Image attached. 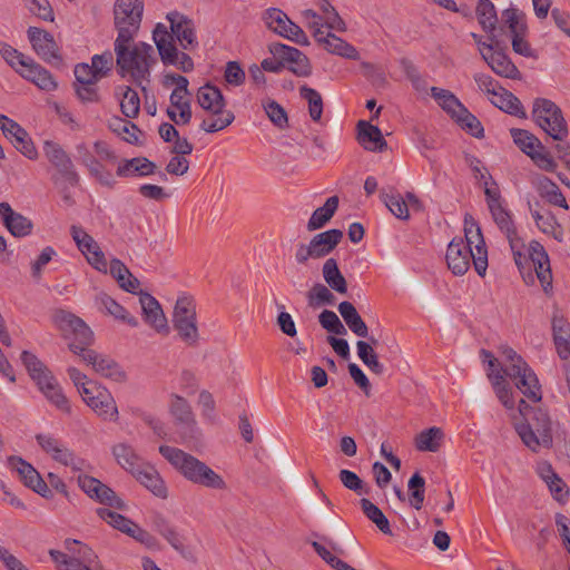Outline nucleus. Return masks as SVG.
<instances>
[{"label": "nucleus", "mask_w": 570, "mask_h": 570, "mask_svg": "<svg viewBox=\"0 0 570 570\" xmlns=\"http://www.w3.org/2000/svg\"><path fill=\"white\" fill-rule=\"evenodd\" d=\"M142 0H116L114 7L115 27L118 36L115 40L117 72L120 77L130 73L134 82L141 86L149 81L151 66L156 62L154 49L149 43L138 42L130 48L142 19Z\"/></svg>", "instance_id": "f257e3e1"}, {"label": "nucleus", "mask_w": 570, "mask_h": 570, "mask_svg": "<svg viewBox=\"0 0 570 570\" xmlns=\"http://www.w3.org/2000/svg\"><path fill=\"white\" fill-rule=\"evenodd\" d=\"M499 354L502 361H499L487 350H481L483 363H488V377L492 384L493 391L500 403L507 410L514 409V399L512 389L507 377L514 382L515 387L525 395L531 402H534V390L528 381L527 373L530 367L517 352L508 345L499 347Z\"/></svg>", "instance_id": "f03ea898"}, {"label": "nucleus", "mask_w": 570, "mask_h": 570, "mask_svg": "<svg viewBox=\"0 0 570 570\" xmlns=\"http://www.w3.org/2000/svg\"><path fill=\"white\" fill-rule=\"evenodd\" d=\"M484 195L488 208L495 225L509 242L514 264L518 267L523 282L527 285H533L534 239L525 243L524 238L519 235L512 214L508 209L507 202L502 197L495 181H492L491 185H489V181H485Z\"/></svg>", "instance_id": "7ed1b4c3"}, {"label": "nucleus", "mask_w": 570, "mask_h": 570, "mask_svg": "<svg viewBox=\"0 0 570 570\" xmlns=\"http://www.w3.org/2000/svg\"><path fill=\"white\" fill-rule=\"evenodd\" d=\"M159 453L189 482L214 490H225V480L205 462L174 446L160 445Z\"/></svg>", "instance_id": "20e7f679"}, {"label": "nucleus", "mask_w": 570, "mask_h": 570, "mask_svg": "<svg viewBox=\"0 0 570 570\" xmlns=\"http://www.w3.org/2000/svg\"><path fill=\"white\" fill-rule=\"evenodd\" d=\"M20 358L29 376L45 397L60 411L70 413L69 401L52 372L29 351H23Z\"/></svg>", "instance_id": "39448f33"}, {"label": "nucleus", "mask_w": 570, "mask_h": 570, "mask_svg": "<svg viewBox=\"0 0 570 570\" xmlns=\"http://www.w3.org/2000/svg\"><path fill=\"white\" fill-rule=\"evenodd\" d=\"M70 554L59 550H49V556L58 570H105L98 554L87 544L77 540H67Z\"/></svg>", "instance_id": "423d86ee"}, {"label": "nucleus", "mask_w": 570, "mask_h": 570, "mask_svg": "<svg viewBox=\"0 0 570 570\" xmlns=\"http://www.w3.org/2000/svg\"><path fill=\"white\" fill-rule=\"evenodd\" d=\"M528 32L525 14L517 7H509L501 12L500 24H497V33L511 42L514 52L529 57L531 47L525 41Z\"/></svg>", "instance_id": "0eeeda50"}, {"label": "nucleus", "mask_w": 570, "mask_h": 570, "mask_svg": "<svg viewBox=\"0 0 570 570\" xmlns=\"http://www.w3.org/2000/svg\"><path fill=\"white\" fill-rule=\"evenodd\" d=\"M43 155L56 169L51 180L56 186L67 184L71 187L79 185L80 176L77 173L72 159L67 151L56 141L46 140L43 142Z\"/></svg>", "instance_id": "6e6552de"}, {"label": "nucleus", "mask_w": 570, "mask_h": 570, "mask_svg": "<svg viewBox=\"0 0 570 570\" xmlns=\"http://www.w3.org/2000/svg\"><path fill=\"white\" fill-rule=\"evenodd\" d=\"M537 127L554 141L569 135L568 124L561 108L550 99L537 97Z\"/></svg>", "instance_id": "1a4fd4ad"}, {"label": "nucleus", "mask_w": 570, "mask_h": 570, "mask_svg": "<svg viewBox=\"0 0 570 570\" xmlns=\"http://www.w3.org/2000/svg\"><path fill=\"white\" fill-rule=\"evenodd\" d=\"M343 239V232L332 228L314 235L308 244H298L295 252L297 264L304 265L308 259H320L331 254Z\"/></svg>", "instance_id": "9d476101"}, {"label": "nucleus", "mask_w": 570, "mask_h": 570, "mask_svg": "<svg viewBox=\"0 0 570 570\" xmlns=\"http://www.w3.org/2000/svg\"><path fill=\"white\" fill-rule=\"evenodd\" d=\"M153 39L164 65L175 66L183 72H190L194 69L191 57L178 51L173 37L163 23L155 27Z\"/></svg>", "instance_id": "9b49d317"}, {"label": "nucleus", "mask_w": 570, "mask_h": 570, "mask_svg": "<svg viewBox=\"0 0 570 570\" xmlns=\"http://www.w3.org/2000/svg\"><path fill=\"white\" fill-rule=\"evenodd\" d=\"M487 47V53H482V58L488 66L500 77L514 79L519 73L518 68L507 56L508 39L501 38V35L489 37V43H482Z\"/></svg>", "instance_id": "f8f14e48"}, {"label": "nucleus", "mask_w": 570, "mask_h": 570, "mask_svg": "<svg viewBox=\"0 0 570 570\" xmlns=\"http://www.w3.org/2000/svg\"><path fill=\"white\" fill-rule=\"evenodd\" d=\"M85 403L104 420L116 421L118 410L110 392L98 384H89V387L80 390Z\"/></svg>", "instance_id": "ddd939ff"}, {"label": "nucleus", "mask_w": 570, "mask_h": 570, "mask_svg": "<svg viewBox=\"0 0 570 570\" xmlns=\"http://www.w3.org/2000/svg\"><path fill=\"white\" fill-rule=\"evenodd\" d=\"M78 485L90 499L100 504L117 510H126L127 508L125 501L110 487L94 476L79 474Z\"/></svg>", "instance_id": "4468645a"}, {"label": "nucleus", "mask_w": 570, "mask_h": 570, "mask_svg": "<svg viewBox=\"0 0 570 570\" xmlns=\"http://www.w3.org/2000/svg\"><path fill=\"white\" fill-rule=\"evenodd\" d=\"M36 440L46 453L62 465L70 466L73 471H83L88 466L86 460L77 456L73 451L52 435L38 434Z\"/></svg>", "instance_id": "2eb2a0df"}, {"label": "nucleus", "mask_w": 570, "mask_h": 570, "mask_svg": "<svg viewBox=\"0 0 570 570\" xmlns=\"http://www.w3.org/2000/svg\"><path fill=\"white\" fill-rule=\"evenodd\" d=\"M268 51L275 58L283 59L284 67L297 77L312 75V65L308 57L295 47L282 42H274L268 46Z\"/></svg>", "instance_id": "dca6fc26"}, {"label": "nucleus", "mask_w": 570, "mask_h": 570, "mask_svg": "<svg viewBox=\"0 0 570 570\" xmlns=\"http://www.w3.org/2000/svg\"><path fill=\"white\" fill-rule=\"evenodd\" d=\"M464 242L465 244L474 245V269L476 274L483 277L488 269V249L482 235V230L476 220L469 214L464 216Z\"/></svg>", "instance_id": "f3484780"}, {"label": "nucleus", "mask_w": 570, "mask_h": 570, "mask_svg": "<svg viewBox=\"0 0 570 570\" xmlns=\"http://www.w3.org/2000/svg\"><path fill=\"white\" fill-rule=\"evenodd\" d=\"M0 129L13 147L30 160L38 158V151L29 134L14 120L0 114Z\"/></svg>", "instance_id": "a211bd4d"}, {"label": "nucleus", "mask_w": 570, "mask_h": 570, "mask_svg": "<svg viewBox=\"0 0 570 570\" xmlns=\"http://www.w3.org/2000/svg\"><path fill=\"white\" fill-rule=\"evenodd\" d=\"M474 257H476L475 249L473 250L470 245L465 244L462 237H454L448 245L445 259L449 269L455 276L464 275L469 271L471 262L474 264Z\"/></svg>", "instance_id": "6ab92c4d"}, {"label": "nucleus", "mask_w": 570, "mask_h": 570, "mask_svg": "<svg viewBox=\"0 0 570 570\" xmlns=\"http://www.w3.org/2000/svg\"><path fill=\"white\" fill-rule=\"evenodd\" d=\"M59 331L65 340L68 341V346L71 352L82 357V354L90 348H87L94 343L95 336L88 323H58Z\"/></svg>", "instance_id": "aec40b11"}, {"label": "nucleus", "mask_w": 570, "mask_h": 570, "mask_svg": "<svg viewBox=\"0 0 570 570\" xmlns=\"http://www.w3.org/2000/svg\"><path fill=\"white\" fill-rule=\"evenodd\" d=\"M27 33L33 50L43 61L56 65L61 62L58 46L50 32L37 27H29Z\"/></svg>", "instance_id": "412c9836"}, {"label": "nucleus", "mask_w": 570, "mask_h": 570, "mask_svg": "<svg viewBox=\"0 0 570 570\" xmlns=\"http://www.w3.org/2000/svg\"><path fill=\"white\" fill-rule=\"evenodd\" d=\"M532 420H534L533 406L531 403L521 399L518 412L513 413L511 416L512 425L524 445L534 451V430L531 425Z\"/></svg>", "instance_id": "4be33fe9"}, {"label": "nucleus", "mask_w": 570, "mask_h": 570, "mask_svg": "<svg viewBox=\"0 0 570 570\" xmlns=\"http://www.w3.org/2000/svg\"><path fill=\"white\" fill-rule=\"evenodd\" d=\"M170 23V36L179 41L185 50H190L198 45L195 24L188 17L175 11L167 14Z\"/></svg>", "instance_id": "5701e85b"}, {"label": "nucleus", "mask_w": 570, "mask_h": 570, "mask_svg": "<svg viewBox=\"0 0 570 570\" xmlns=\"http://www.w3.org/2000/svg\"><path fill=\"white\" fill-rule=\"evenodd\" d=\"M170 413L180 429L181 436L184 439H194L196 436L197 426L189 403L179 395H173Z\"/></svg>", "instance_id": "b1692460"}, {"label": "nucleus", "mask_w": 570, "mask_h": 570, "mask_svg": "<svg viewBox=\"0 0 570 570\" xmlns=\"http://www.w3.org/2000/svg\"><path fill=\"white\" fill-rule=\"evenodd\" d=\"M82 360L91 365L94 371L104 377L111 379L116 382L126 380V374L120 365L111 357L89 350L82 354Z\"/></svg>", "instance_id": "393cba45"}, {"label": "nucleus", "mask_w": 570, "mask_h": 570, "mask_svg": "<svg viewBox=\"0 0 570 570\" xmlns=\"http://www.w3.org/2000/svg\"><path fill=\"white\" fill-rule=\"evenodd\" d=\"M0 218L3 226L14 237L21 238L32 233V222L22 214L14 212L7 202L0 203Z\"/></svg>", "instance_id": "a878e982"}, {"label": "nucleus", "mask_w": 570, "mask_h": 570, "mask_svg": "<svg viewBox=\"0 0 570 570\" xmlns=\"http://www.w3.org/2000/svg\"><path fill=\"white\" fill-rule=\"evenodd\" d=\"M11 464L20 475L26 487L32 489L43 498L48 499L52 497V491L30 463L21 458H17L11 460Z\"/></svg>", "instance_id": "bb28decb"}, {"label": "nucleus", "mask_w": 570, "mask_h": 570, "mask_svg": "<svg viewBox=\"0 0 570 570\" xmlns=\"http://www.w3.org/2000/svg\"><path fill=\"white\" fill-rule=\"evenodd\" d=\"M539 476L543 480L554 500L563 502L569 497V488L561 476L548 462L539 463L537 468Z\"/></svg>", "instance_id": "cd10ccee"}, {"label": "nucleus", "mask_w": 570, "mask_h": 570, "mask_svg": "<svg viewBox=\"0 0 570 570\" xmlns=\"http://www.w3.org/2000/svg\"><path fill=\"white\" fill-rule=\"evenodd\" d=\"M357 140L364 149L370 151H383L387 148L381 129L366 120L357 122Z\"/></svg>", "instance_id": "c85d7f7f"}, {"label": "nucleus", "mask_w": 570, "mask_h": 570, "mask_svg": "<svg viewBox=\"0 0 570 570\" xmlns=\"http://www.w3.org/2000/svg\"><path fill=\"white\" fill-rule=\"evenodd\" d=\"M136 480L142 484L146 489H148L154 495L166 499L167 487L156 471V469L147 463H145L138 471L132 474Z\"/></svg>", "instance_id": "c756f323"}, {"label": "nucleus", "mask_w": 570, "mask_h": 570, "mask_svg": "<svg viewBox=\"0 0 570 570\" xmlns=\"http://www.w3.org/2000/svg\"><path fill=\"white\" fill-rule=\"evenodd\" d=\"M197 101L204 110L213 115L222 114L226 107V100L220 89L210 83H206L198 89Z\"/></svg>", "instance_id": "7c9ffc66"}, {"label": "nucleus", "mask_w": 570, "mask_h": 570, "mask_svg": "<svg viewBox=\"0 0 570 570\" xmlns=\"http://www.w3.org/2000/svg\"><path fill=\"white\" fill-rule=\"evenodd\" d=\"M340 199L336 195L326 199L325 204L316 208L306 225L308 232H314L323 228L335 215L338 208Z\"/></svg>", "instance_id": "2f4dec72"}, {"label": "nucleus", "mask_w": 570, "mask_h": 570, "mask_svg": "<svg viewBox=\"0 0 570 570\" xmlns=\"http://www.w3.org/2000/svg\"><path fill=\"white\" fill-rule=\"evenodd\" d=\"M110 275L118 285L128 293L135 294L140 286L139 281L130 273L129 268L118 258H112L109 264Z\"/></svg>", "instance_id": "473e14b6"}, {"label": "nucleus", "mask_w": 570, "mask_h": 570, "mask_svg": "<svg viewBox=\"0 0 570 570\" xmlns=\"http://www.w3.org/2000/svg\"><path fill=\"white\" fill-rule=\"evenodd\" d=\"M475 16L482 29L493 37L497 33V24L499 23L497 9L491 0H479L475 8Z\"/></svg>", "instance_id": "72a5a7b5"}, {"label": "nucleus", "mask_w": 570, "mask_h": 570, "mask_svg": "<svg viewBox=\"0 0 570 570\" xmlns=\"http://www.w3.org/2000/svg\"><path fill=\"white\" fill-rule=\"evenodd\" d=\"M115 95L121 97L120 110L127 118H136L140 110L138 92L129 86H117Z\"/></svg>", "instance_id": "f704fd0d"}, {"label": "nucleus", "mask_w": 570, "mask_h": 570, "mask_svg": "<svg viewBox=\"0 0 570 570\" xmlns=\"http://www.w3.org/2000/svg\"><path fill=\"white\" fill-rule=\"evenodd\" d=\"M537 190L549 204L568 209L566 197L556 183L546 176L537 177Z\"/></svg>", "instance_id": "c9c22d12"}, {"label": "nucleus", "mask_w": 570, "mask_h": 570, "mask_svg": "<svg viewBox=\"0 0 570 570\" xmlns=\"http://www.w3.org/2000/svg\"><path fill=\"white\" fill-rule=\"evenodd\" d=\"M537 279H539L543 292L547 295L552 293V272L550 261L544 247L537 242Z\"/></svg>", "instance_id": "e433bc0d"}, {"label": "nucleus", "mask_w": 570, "mask_h": 570, "mask_svg": "<svg viewBox=\"0 0 570 570\" xmlns=\"http://www.w3.org/2000/svg\"><path fill=\"white\" fill-rule=\"evenodd\" d=\"M323 277L331 289L338 294L347 292V283L342 272L338 268L337 261L333 257L327 258L323 265Z\"/></svg>", "instance_id": "4c0bfd02"}, {"label": "nucleus", "mask_w": 570, "mask_h": 570, "mask_svg": "<svg viewBox=\"0 0 570 570\" xmlns=\"http://www.w3.org/2000/svg\"><path fill=\"white\" fill-rule=\"evenodd\" d=\"M112 454L117 462L131 474L145 464L144 460L135 453L134 449L125 443L115 445Z\"/></svg>", "instance_id": "58836bf2"}, {"label": "nucleus", "mask_w": 570, "mask_h": 570, "mask_svg": "<svg viewBox=\"0 0 570 570\" xmlns=\"http://www.w3.org/2000/svg\"><path fill=\"white\" fill-rule=\"evenodd\" d=\"M492 104L500 108L502 111L510 114L512 116H517L520 118H525L527 114L523 109L521 101L510 91L502 88L492 100Z\"/></svg>", "instance_id": "ea45409f"}, {"label": "nucleus", "mask_w": 570, "mask_h": 570, "mask_svg": "<svg viewBox=\"0 0 570 570\" xmlns=\"http://www.w3.org/2000/svg\"><path fill=\"white\" fill-rule=\"evenodd\" d=\"M380 198L396 218L402 220H407L410 218L407 203L400 193L393 189L387 193L385 189H382Z\"/></svg>", "instance_id": "a19ab883"}, {"label": "nucleus", "mask_w": 570, "mask_h": 570, "mask_svg": "<svg viewBox=\"0 0 570 570\" xmlns=\"http://www.w3.org/2000/svg\"><path fill=\"white\" fill-rule=\"evenodd\" d=\"M264 19L268 29L283 38L289 37V24L294 22L284 11L277 8H269L266 10Z\"/></svg>", "instance_id": "79ce46f5"}, {"label": "nucleus", "mask_w": 570, "mask_h": 570, "mask_svg": "<svg viewBox=\"0 0 570 570\" xmlns=\"http://www.w3.org/2000/svg\"><path fill=\"white\" fill-rule=\"evenodd\" d=\"M431 96L439 106L453 119L462 107H465L450 90L432 87Z\"/></svg>", "instance_id": "37998d69"}, {"label": "nucleus", "mask_w": 570, "mask_h": 570, "mask_svg": "<svg viewBox=\"0 0 570 570\" xmlns=\"http://www.w3.org/2000/svg\"><path fill=\"white\" fill-rule=\"evenodd\" d=\"M323 48L332 55L346 59L357 60L360 58V53L354 46L332 32H328V39L324 41Z\"/></svg>", "instance_id": "c03bdc74"}, {"label": "nucleus", "mask_w": 570, "mask_h": 570, "mask_svg": "<svg viewBox=\"0 0 570 570\" xmlns=\"http://www.w3.org/2000/svg\"><path fill=\"white\" fill-rule=\"evenodd\" d=\"M553 342L559 357L570 360V323H552Z\"/></svg>", "instance_id": "a18cd8bd"}, {"label": "nucleus", "mask_w": 570, "mask_h": 570, "mask_svg": "<svg viewBox=\"0 0 570 570\" xmlns=\"http://www.w3.org/2000/svg\"><path fill=\"white\" fill-rule=\"evenodd\" d=\"M444 433L438 426L423 430L415 438V446L419 451L436 452L443 440Z\"/></svg>", "instance_id": "49530a36"}, {"label": "nucleus", "mask_w": 570, "mask_h": 570, "mask_svg": "<svg viewBox=\"0 0 570 570\" xmlns=\"http://www.w3.org/2000/svg\"><path fill=\"white\" fill-rule=\"evenodd\" d=\"M458 126L474 138L484 137V128L481 121L469 111L466 107H462L461 111L453 118Z\"/></svg>", "instance_id": "de8ad7c7"}, {"label": "nucleus", "mask_w": 570, "mask_h": 570, "mask_svg": "<svg viewBox=\"0 0 570 570\" xmlns=\"http://www.w3.org/2000/svg\"><path fill=\"white\" fill-rule=\"evenodd\" d=\"M173 321H196V301L194 296L187 293L178 295L175 306Z\"/></svg>", "instance_id": "09e8293b"}, {"label": "nucleus", "mask_w": 570, "mask_h": 570, "mask_svg": "<svg viewBox=\"0 0 570 570\" xmlns=\"http://www.w3.org/2000/svg\"><path fill=\"white\" fill-rule=\"evenodd\" d=\"M299 95L308 104V115L311 119L315 122H320L324 109L321 94L316 89L311 88L307 85H303L299 88Z\"/></svg>", "instance_id": "8fccbe9b"}, {"label": "nucleus", "mask_w": 570, "mask_h": 570, "mask_svg": "<svg viewBox=\"0 0 570 570\" xmlns=\"http://www.w3.org/2000/svg\"><path fill=\"white\" fill-rule=\"evenodd\" d=\"M360 504L365 517L371 520L381 532L384 534H392L389 519L379 507L365 498L361 499Z\"/></svg>", "instance_id": "3c124183"}, {"label": "nucleus", "mask_w": 570, "mask_h": 570, "mask_svg": "<svg viewBox=\"0 0 570 570\" xmlns=\"http://www.w3.org/2000/svg\"><path fill=\"white\" fill-rule=\"evenodd\" d=\"M357 355L368 370L377 375L385 372V366L379 361L376 353L370 343L358 341L356 343Z\"/></svg>", "instance_id": "603ef678"}, {"label": "nucleus", "mask_w": 570, "mask_h": 570, "mask_svg": "<svg viewBox=\"0 0 570 570\" xmlns=\"http://www.w3.org/2000/svg\"><path fill=\"white\" fill-rule=\"evenodd\" d=\"M409 503L415 510H421L425 498V479L415 472L407 482Z\"/></svg>", "instance_id": "864d4df0"}, {"label": "nucleus", "mask_w": 570, "mask_h": 570, "mask_svg": "<svg viewBox=\"0 0 570 570\" xmlns=\"http://www.w3.org/2000/svg\"><path fill=\"white\" fill-rule=\"evenodd\" d=\"M139 302L141 305L145 321H167L159 302L148 293H140Z\"/></svg>", "instance_id": "5fc2aeb1"}, {"label": "nucleus", "mask_w": 570, "mask_h": 570, "mask_svg": "<svg viewBox=\"0 0 570 570\" xmlns=\"http://www.w3.org/2000/svg\"><path fill=\"white\" fill-rule=\"evenodd\" d=\"M335 302V295L323 284H315L308 292V305L313 308L334 305Z\"/></svg>", "instance_id": "6e6d98bb"}, {"label": "nucleus", "mask_w": 570, "mask_h": 570, "mask_svg": "<svg viewBox=\"0 0 570 570\" xmlns=\"http://www.w3.org/2000/svg\"><path fill=\"white\" fill-rule=\"evenodd\" d=\"M400 67L403 70L405 77L410 80L412 87L420 92H424L428 89V82L425 78L420 73L417 67L412 60L402 58L400 60Z\"/></svg>", "instance_id": "4d7b16f0"}, {"label": "nucleus", "mask_w": 570, "mask_h": 570, "mask_svg": "<svg viewBox=\"0 0 570 570\" xmlns=\"http://www.w3.org/2000/svg\"><path fill=\"white\" fill-rule=\"evenodd\" d=\"M510 135L514 145L532 160H534V135L525 129L511 128Z\"/></svg>", "instance_id": "13d9d810"}, {"label": "nucleus", "mask_w": 570, "mask_h": 570, "mask_svg": "<svg viewBox=\"0 0 570 570\" xmlns=\"http://www.w3.org/2000/svg\"><path fill=\"white\" fill-rule=\"evenodd\" d=\"M263 108L275 127L278 129L288 127L287 112L277 101L268 99L266 102H263Z\"/></svg>", "instance_id": "bf43d9fd"}, {"label": "nucleus", "mask_w": 570, "mask_h": 570, "mask_svg": "<svg viewBox=\"0 0 570 570\" xmlns=\"http://www.w3.org/2000/svg\"><path fill=\"white\" fill-rule=\"evenodd\" d=\"M318 9L326 14L325 24L328 29L336 30L338 32L346 31V23L341 18L336 9L332 6L328 0H318Z\"/></svg>", "instance_id": "052dcab7"}, {"label": "nucleus", "mask_w": 570, "mask_h": 570, "mask_svg": "<svg viewBox=\"0 0 570 570\" xmlns=\"http://www.w3.org/2000/svg\"><path fill=\"white\" fill-rule=\"evenodd\" d=\"M537 228L542 230L547 235L553 236V238L561 240L562 228L557 223L556 217L549 212H537Z\"/></svg>", "instance_id": "680f3d73"}, {"label": "nucleus", "mask_w": 570, "mask_h": 570, "mask_svg": "<svg viewBox=\"0 0 570 570\" xmlns=\"http://www.w3.org/2000/svg\"><path fill=\"white\" fill-rule=\"evenodd\" d=\"M214 119H204L200 124V129L214 134L228 127L235 119L233 111L223 109L222 114L215 115Z\"/></svg>", "instance_id": "e2e57ef3"}, {"label": "nucleus", "mask_w": 570, "mask_h": 570, "mask_svg": "<svg viewBox=\"0 0 570 570\" xmlns=\"http://www.w3.org/2000/svg\"><path fill=\"white\" fill-rule=\"evenodd\" d=\"M541 412L537 409V413ZM537 432L540 433V436H537V445H542L544 448L552 446V422L544 413H540L537 415Z\"/></svg>", "instance_id": "0e129e2a"}, {"label": "nucleus", "mask_w": 570, "mask_h": 570, "mask_svg": "<svg viewBox=\"0 0 570 570\" xmlns=\"http://www.w3.org/2000/svg\"><path fill=\"white\" fill-rule=\"evenodd\" d=\"M338 478L346 489L354 491L358 495L368 494V487L355 472L343 469L340 471Z\"/></svg>", "instance_id": "69168bd1"}, {"label": "nucleus", "mask_w": 570, "mask_h": 570, "mask_svg": "<svg viewBox=\"0 0 570 570\" xmlns=\"http://www.w3.org/2000/svg\"><path fill=\"white\" fill-rule=\"evenodd\" d=\"M96 513L101 520L106 521L108 524L124 533L126 528H129L132 523L130 519L107 508H98Z\"/></svg>", "instance_id": "338daca9"}, {"label": "nucleus", "mask_w": 570, "mask_h": 570, "mask_svg": "<svg viewBox=\"0 0 570 570\" xmlns=\"http://www.w3.org/2000/svg\"><path fill=\"white\" fill-rule=\"evenodd\" d=\"M114 66V55L110 50L104 51L101 55H95L91 58V67L95 69L96 75L101 79L106 77Z\"/></svg>", "instance_id": "774afa93"}]
</instances>
